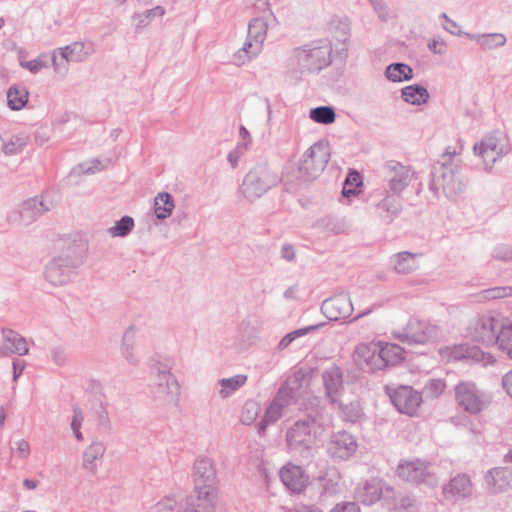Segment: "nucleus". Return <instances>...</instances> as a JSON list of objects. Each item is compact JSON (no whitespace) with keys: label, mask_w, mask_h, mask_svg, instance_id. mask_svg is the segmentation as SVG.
I'll return each instance as SVG.
<instances>
[{"label":"nucleus","mask_w":512,"mask_h":512,"mask_svg":"<svg viewBox=\"0 0 512 512\" xmlns=\"http://www.w3.org/2000/svg\"><path fill=\"white\" fill-rule=\"evenodd\" d=\"M454 391L458 407L469 414L481 413L490 402L489 398L472 382H461L456 385Z\"/></svg>","instance_id":"obj_1"},{"label":"nucleus","mask_w":512,"mask_h":512,"mask_svg":"<svg viewBox=\"0 0 512 512\" xmlns=\"http://www.w3.org/2000/svg\"><path fill=\"white\" fill-rule=\"evenodd\" d=\"M438 334L437 326L427 321L411 319L399 334V339L407 343L424 344L434 340Z\"/></svg>","instance_id":"obj_2"},{"label":"nucleus","mask_w":512,"mask_h":512,"mask_svg":"<svg viewBox=\"0 0 512 512\" xmlns=\"http://www.w3.org/2000/svg\"><path fill=\"white\" fill-rule=\"evenodd\" d=\"M398 476L413 484H433L435 474L430 471V466L420 460L402 462L397 469Z\"/></svg>","instance_id":"obj_3"},{"label":"nucleus","mask_w":512,"mask_h":512,"mask_svg":"<svg viewBox=\"0 0 512 512\" xmlns=\"http://www.w3.org/2000/svg\"><path fill=\"white\" fill-rule=\"evenodd\" d=\"M397 410L409 416H416L422 404L421 394L410 386H400L391 394Z\"/></svg>","instance_id":"obj_4"},{"label":"nucleus","mask_w":512,"mask_h":512,"mask_svg":"<svg viewBox=\"0 0 512 512\" xmlns=\"http://www.w3.org/2000/svg\"><path fill=\"white\" fill-rule=\"evenodd\" d=\"M329 158L330 153L326 146L314 144L304 154L300 170L309 176H317L324 171Z\"/></svg>","instance_id":"obj_5"},{"label":"nucleus","mask_w":512,"mask_h":512,"mask_svg":"<svg viewBox=\"0 0 512 512\" xmlns=\"http://www.w3.org/2000/svg\"><path fill=\"white\" fill-rule=\"evenodd\" d=\"M381 342H368L359 344L354 351V360L361 367L370 370H381L384 361L381 360Z\"/></svg>","instance_id":"obj_6"},{"label":"nucleus","mask_w":512,"mask_h":512,"mask_svg":"<svg viewBox=\"0 0 512 512\" xmlns=\"http://www.w3.org/2000/svg\"><path fill=\"white\" fill-rule=\"evenodd\" d=\"M321 428L315 421L297 422L288 431L287 441L290 447H309L314 442Z\"/></svg>","instance_id":"obj_7"},{"label":"nucleus","mask_w":512,"mask_h":512,"mask_svg":"<svg viewBox=\"0 0 512 512\" xmlns=\"http://www.w3.org/2000/svg\"><path fill=\"white\" fill-rule=\"evenodd\" d=\"M503 323L501 320L486 316L476 320L470 326V335L476 341L484 343H493L496 340V332L501 330Z\"/></svg>","instance_id":"obj_8"},{"label":"nucleus","mask_w":512,"mask_h":512,"mask_svg":"<svg viewBox=\"0 0 512 512\" xmlns=\"http://www.w3.org/2000/svg\"><path fill=\"white\" fill-rule=\"evenodd\" d=\"M280 478L283 484L293 493L300 494L309 484V478L304 470L297 465L288 463L280 470Z\"/></svg>","instance_id":"obj_9"},{"label":"nucleus","mask_w":512,"mask_h":512,"mask_svg":"<svg viewBox=\"0 0 512 512\" xmlns=\"http://www.w3.org/2000/svg\"><path fill=\"white\" fill-rule=\"evenodd\" d=\"M321 310L328 319L341 320L352 315L353 306L346 295L340 294L325 300Z\"/></svg>","instance_id":"obj_10"},{"label":"nucleus","mask_w":512,"mask_h":512,"mask_svg":"<svg viewBox=\"0 0 512 512\" xmlns=\"http://www.w3.org/2000/svg\"><path fill=\"white\" fill-rule=\"evenodd\" d=\"M357 448L358 445L352 435L340 432L330 442L328 452L335 459L345 460L351 457Z\"/></svg>","instance_id":"obj_11"},{"label":"nucleus","mask_w":512,"mask_h":512,"mask_svg":"<svg viewBox=\"0 0 512 512\" xmlns=\"http://www.w3.org/2000/svg\"><path fill=\"white\" fill-rule=\"evenodd\" d=\"M268 25L263 19H254L249 24L248 38L244 45V51L248 55H254L260 50L267 35Z\"/></svg>","instance_id":"obj_12"},{"label":"nucleus","mask_w":512,"mask_h":512,"mask_svg":"<svg viewBox=\"0 0 512 512\" xmlns=\"http://www.w3.org/2000/svg\"><path fill=\"white\" fill-rule=\"evenodd\" d=\"M439 355L446 362L457 361L461 359H474L476 361H484L485 355L476 347H467L466 345L446 346L439 350Z\"/></svg>","instance_id":"obj_13"},{"label":"nucleus","mask_w":512,"mask_h":512,"mask_svg":"<svg viewBox=\"0 0 512 512\" xmlns=\"http://www.w3.org/2000/svg\"><path fill=\"white\" fill-rule=\"evenodd\" d=\"M485 480L491 492H504L512 487V471L505 468H494L488 472Z\"/></svg>","instance_id":"obj_14"},{"label":"nucleus","mask_w":512,"mask_h":512,"mask_svg":"<svg viewBox=\"0 0 512 512\" xmlns=\"http://www.w3.org/2000/svg\"><path fill=\"white\" fill-rule=\"evenodd\" d=\"M471 481L466 475H458L453 478L443 489L447 499L465 497L471 492Z\"/></svg>","instance_id":"obj_15"},{"label":"nucleus","mask_w":512,"mask_h":512,"mask_svg":"<svg viewBox=\"0 0 512 512\" xmlns=\"http://www.w3.org/2000/svg\"><path fill=\"white\" fill-rule=\"evenodd\" d=\"M324 381L327 396L333 402L338 401L343 390V379L341 371L338 368H332L328 370L324 376Z\"/></svg>","instance_id":"obj_16"},{"label":"nucleus","mask_w":512,"mask_h":512,"mask_svg":"<svg viewBox=\"0 0 512 512\" xmlns=\"http://www.w3.org/2000/svg\"><path fill=\"white\" fill-rule=\"evenodd\" d=\"M4 351L7 353H17L25 355L28 353L26 340L18 333L12 330H3Z\"/></svg>","instance_id":"obj_17"},{"label":"nucleus","mask_w":512,"mask_h":512,"mask_svg":"<svg viewBox=\"0 0 512 512\" xmlns=\"http://www.w3.org/2000/svg\"><path fill=\"white\" fill-rule=\"evenodd\" d=\"M394 269L398 273H409L419 267L417 255L410 252H401L392 258Z\"/></svg>","instance_id":"obj_18"},{"label":"nucleus","mask_w":512,"mask_h":512,"mask_svg":"<svg viewBox=\"0 0 512 512\" xmlns=\"http://www.w3.org/2000/svg\"><path fill=\"white\" fill-rule=\"evenodd\" d=\"M402 98L409 104L421 105L426 103L429 98V93L422 86L409 85L402 89Z\"/></svg>","instance_id":"obj_19"},{"label":"nucleus","mask_w":512,"mask_h":512,"mask_svg":"<svg viewBox=\"0 0 512 512\" xmlns=\"http://www.w3.org/2000/svg\"><path fill=\"white\" fill-rule=\"evenodd\" d=\"M380 355L381 360L384 361V367H386L402 360L404 358V350L396 344L381 342Z\"/></svg>","instance_id":"obj_20"},{"label":"nucleus","mask_w":512,"mask_h":512,"mask_svg":"<svg viewBox=\"0 0 512 512\" xmlns=\"http://www.w3.org/2000/svg\"><path fill=\"white\" fill-rule=\"evenodd\" d=\"M174 202L170 194L159 193L154 200V210L157 218L165 219L171 215Z\"/></svg>","instance_id":"obj_21"},{"label":"nucleus","mask_w":512,"mask_h":512,"mask_svg":"<svg viewBox=\"0 0 512 512\" xmlns=\"http://www.w3.org/2000/svg\"><path fill=\"white\" fill-rule=\"evenodd\" d=\"M214 493L211 485L204 487L203 491H199L196 502L192 505L196 508L195 512H212Z\"/></svg>","instance_id":"obj_22"},{"label":"nucleus","mask_w":512,"mask_h":512,"mask_svg":"<svg viewBox=\"0 0 512 512\" xmlns=\"http://www.w3.org/2000/svg\"><path fill=\"white\" fill-rule=\"evenodd\" d=\"M386 77L393 82H401L412 78V69L402 63L391 64L386 69Z\"/></svg>","instance_id":"obj_23"},{"label":"nucleus","mask_w":512,"mask_h":512,"mask_svg":"<svg viewBox=\"0 0 512 512\" xmlns=\"http://www.w3.org/2000/svg\"><path fill=\"white\" fill-rule=\"evenodd\" d=\"M474 150L476 154L482 157L486 165L493 164L499 154L496 145L491 140L475 145Z\"/></svg>","instance_id":"obj_24"},{"label":"nucleus","mask_w":512,"mask_h":512,"mask_svg":"<svg viewBox=\"0 0 512 512\" xmlns=\"http://www.w3.org/2000/svg\"><path fill=\"white\" fill-rule=\"evenodd\" d=\"M8 105L13 110L22 109L28 101V92L24 89L10 88L7 93Z\"/></svg>","instance_id":"obj_25"},{"label":"nucleus","mask_w":512,"mask_h":512,"mask_svg":"<svg viewBox=\"0 0 512 512\" xmlns=\"http://www.w3.org/2000/svg\"><path fill=\"white\" fill-rule=\"evenodd\" d=\"M84 48L83 43L75 42L63 48L60 54L66 61H81L88 54V52L84 51Z\"/></svg>","instance_id":"obj_26"},{"label":"nucleus","mask_w":512,"mask_h":512,"mask_svg":"<svg viewBox=\"0 0 512 512\" xmlns=\"http://www.w3.org/2000/svg\"><path fill=\"white\" fill-rule=\"evenodd\" d=\"M496 342L499 348L512 358V324H503L502 329L496 337Z\"/></svg>","instance_id":"obj_27"},{"label":"nucleus","mask_w":512,"mask_h":512,"mask_svg":"<svg viewBox=\"0 0 512 512\" xmlns=\"http://www.w3.org/2000/svg\"><path fill=\"white\" fill-rule=\"evenodd\" d=\"M310 118L316 123L331 124L335 121V112L331 107L321 106L311 110Z\"/></svg>","instance_id":"obj_28"},{"label":"nucleus","mask_w":512,"mask_h":512,"mask_svg":"<svg viewBox=\"0 0 512 512\" xmlns=\"http://www.w3.org/2000/svg\"><path fill=\"white\" fill-rule=\"evenodd\" d=\"M342 417L347 421H356L362 416V409L358 401L340 404Z\"/></svg>","instance_id":"obj_29"},{"label":"nucleus","mask_w":512,"mask_h":512,"mask_svg":"<svg viewBox=\"0 0 512 512\" xmlns=\"http://www.w3.org/2000/svg\"><path fill=\"white\" fill-rule=\"evenodd\" d=\"M362 180L358 172L349 173L343 187V195L349 197L355 195L358 192V188L361 186Z\"/></svg>","instance_id":"obj_30"},{"label":"nucleus","mask_w":512,"mask_h":512,"mask_svg":"<svg viewBox=\"0 0 512 512\" xmlns=\"http://www.w3.org/2000/svg\"><path fill=\"white\" fill-rule=\"evenodd\" d=\"M133 226V219L129 216H125L118 221L115 226L109 228V233L114 237L125 236L131 231Z\"/></svg>","instance_id":"obj_31"},{"label":"nucleus","mask_w":512,"mask_h":512,"mask_svg":"<svg viewBox=\"0 0 512 512\" xmlns=\"http://www.w3.org/2000/svg\"><path fill=\"white\" fill-rule=\"evenodd\" d=\"M247 377L245 375H236L235 377L229 378V379H223L221 381L222 390L221 393L224 396H227L230 392L236 390L237 388L244 385L246 382Z\"/></svg>","instance_id":"obj_32"},{"label":"nucleus","mask_w":512,"mask_h":512,"mask_svg":"<svg viewBox=\"0 0 512 512\" xmlns=\"http://www.w3.org/2000/svg\"><path fill=\"white\" fill-rule=\"evenodd\" d=\"M26 142L23 138L14 136L8 139L3 146V151L6 155H14L22 151Z\"/></svg>","instance_id":"obj_33"},{"label":"nucleus","mask_w":512,"mask_h":512,"mask_svg":"<svg viewBox=\"0 0 512 512\" xmlns=\"http://www.w3.org/2000/svg\"><path fill=\"white\" fill-rule=\"evenodd\" d=\"M446 389V383L440 379H434L429 381L425 386V393L428 397L437 398L444 393Z\"/></svg>","instance_id":"obj_34"},{"label":"nucleus","mask_w":512,"mask_h":512,"mask_svg":"<svg viewBox=\"0 0 512 512\" xmlns=\"http://www.w3.org/2000/svg\"><path fill=\"white\" fill-rule=\"evenodd\" d=\"M411 171L405 167H400L399 178L395 177L391 181V188L394 191H401L411 178Z\"/></svg>","instance_id":"obj_35"},{"label":"nucleus","mask_w":512,"mask_h":512,"mask_svg":"<svg viewBox=\"0 0 512 512\" xmlns=\"http://www.w3.org/2000/svg\"><path fill=\"white\" fill-rule=\"evenodd\" d=\"M506 42V38L502 34H491L481 38V45L484 48L491 49L493 47L502 46Z\"/></svg>","instance_id":"obj_36"},{"label":"nucleus","mask_w":512,"mask_h":512,"mask_svg":"<svg viewBox=\"0 0 512 512\" xmlns=\"http://www.w3.org/2000/svg\"><path fill=\"white\" fill-rule=\"evenodd\" d=\"M280 410L281 409L278 404H272L266 411V414L260 426V430L264 431L269 423L276 421L280 417Z\"/></svg>","instance_id":"obj_37"},{"label":"nucleus","mask_w":512,"mask_h":512,"mask_svg":"<svg viewBox=\"0 0 512 512\" xmlns=\"http://www.w3.org/2000/svg\"><path fill=\"white\" fill-rule=\"evenodd\" d=\"M103 447L100 444L91 445L84 453V461L91 464L94 460L103 455Z\"/></svg>","instance_id":"obj_38"},{"label":"nucleus","mask_w":512,"mask_h":512,"mask_svg":"<svg viewBox=\"0 0 512 512\" xmlns=\"http://www.w3.org/2000/svg\"><path fill=\"white\" fill-rule=\"evenodd\" d=\"M82 422H83V416H82L81 412L75 411L71 426H72V429H73L75 436L77 437L78 440H82V434L80 432V427H81Z\"/></svg>","instance_id":"obj_39"},{"label":"nucleus","mask_w":512,"mask_h":512,"mask_svg":"<svg viewBox=\"0 0 512 512\" xmlns=\"http://www.w3.org/2000/svg\"><path fill=\"white\" fill-rule=\"evenodd\" d=\"M331 512H360L359 507L355 503H341L336 505Z\"/></svg>","instance_id":"obj_40"},{"label":"nucleus","mask_w":512,"mask_h":512,"mask_svg":"<svg viewBox=\"0 0 512 512\" xmlns=\"http://www.w3.org/2000/svg\"><path fill=\"white\" fill-rule=\"evenodd\" d=\"M15 452L20 457H23V458L27 457L30 454V445H29V443L27 441H25V440L17 441L16 442Z\"/></svg>","instance_id":"obj_41"},{"label":"nucleus","mask_w":512,"mask_h":512,"mask_svg":"<svg viewBox=\"0 0 512 512\" xmlns=\"http://www.w3.org/2000/svg\"><path fill=\"white\" fill-rule=\"evenodd\" d=\"M307 330H298L285 336L279 343L281 348H286L297 336L305 334Z\"/></svg>","instance_id":"obj_42"},{"label":"nucleus","mask_w":512,"mask_h":512,"mask_svg":"<svg viewBox=\"0 0 512 512\" xmlns=\"http://www.w3.org/2000/svg\"><path fill=\"white\" fill-rule=\"evenodd\" d=\"M428 46L434 53H443L445 50V43L441 39L432 40Z\"/></svg>","instance_id":"obj_43"},{"label":"nucleus","mask_w":512,"mask_h":512,"mask_svg":"<svg viewBox=\"0 0 512 512\" xmlns=\"http://www.w3.org/2000/svg\"><path fill=\"white\" fill-rule=\"evenodd\" d=\"M503 387L507 394L512 397V370L503 378Z\"/></svg>","instance_id":"obj_44"},{"label":"nucleus","mask_w":512,"mask_h":512,"mask_svg":"<svg viewBox=\"0 0 512 512\" xmlns=\"http://www.w3.org/2000/svg\"><path fill=\"white\" fill-rule=\"evenodd\" d=\"M22 66L26 69L30 70L31 72L35 73L39 71L42 68V64L40 60H31L25 63H22Z\"/></svg>","instance_id":"obj_45"},{"label":"nucleus","mask_w":512,"mask_h":512,"mask_svg":"<svg viewBox=\"0 0 512 512\" xmlns=\"http://www.w3.org/2000/svg\"><path fill=\"white\" fill-rule=\"evenodd\" d=\"M13 368H14V379H17L18 376L23 372L24 370V363L20 361H14L13 362Z\"/></svg>","instance_id":"obj_46"},{"label":"nucleus","mask_w":512,"mask_h":512,"mask_svg":"<svg viewBox=\"0 0 512 512\" xmlns=\"http://www.w3.org/2000/svg\"><path fill=\"white\" fill-rule=\"evenodd\" d=\"M489 296L493 297V298H500V297H504V296H507L508 294L506 293V289L504 288H497V289H493L491 291H489Z\"/></svg>","instance_id":"obj_47"},{"label":"nucleus","mask_w":512,"mask_h":512,"mask_svg":"<svg viewBox=\"0 0 512 512\" xmlns=\"http://www.w3.org/2000/svg\"><path fill=\"white\" fill-rule=\"evenodd\" d=\"M239 133H240V136L242 137V139L244 141H246L247 143H250L251 142V136H250V133L249 131L244 127V126H241L240 129H239Z\"/></svg>","instance_id":"obj_48"},{"label":"nucleus","mask_w":512,"mask_h":512,"mask_svg":"<svg viewBox=\"0 0 512 512\" xmlns=\"http://www.w3.org/2000/svg\"><path fill=\"white\" fill-rule=\"evenodd\" d=\"M282 252H283V256L288 260H290L294 257V251H293L292 247H290V246H285L283 248Z\"/></svg>","instance_id":"obj_49"},{"label":"nucleus","mask_w":512,"mask_h":512,"mask_svg":"<svg viewBox=\"0 0 512 512\" xmlns=\"http://www.w3.org/2000/svg\"><path fill=\"white\" fill-rule=\"evenodd\" d=\"M164 13H165L164 9L160 6H157L148 12V16H150V15L162 16V15H164Z\"/></svg>","instance_id":"obj_50"},{"label":"nucleus","mask_w":512,"mask_h":512,"mask_svg":"<svg viewBox=\"0 0 512 512\" xmlns=\"http://www.w3.org/2000/svg\"><path fill=\"white\" fill-rule=\"evenodd\" d=\"M297 512H321V510L316 507L302 506L297 510Z\"/></svg>","instance_id":"obj_51"},{"label":"nucleus","mask_w":512,"mask_h":512,"mask_svg":"<svg viewBox=\"0 0 512 512\" xmlns=\"http://www.w3.org/2000/svg\"><path fill=\"white\" fill-rule=\"evenodd\" d=\"M24 485L28 488V489H34L37 487V482L34 481V480H29V479H26L24 481Z\"/></svg>","instance_id":"obj_52"},{"label":"nucleus","mask_w":512,"mask_h":512,"mask_svg":"<svg viewBox=\"0 0 512 512\" xmlns=\"http://www.w3.org/2000/svg\"><path fill=\"white\" fill-rule=\"evenodd\" d=\"M253 179H254V176L253 175H248L244 181V186H245V189H249V186L252 184L253 182Z\"/></svg>","instance_id":"obj_53"},{"label":"nucleus","mask_w":512,"mask_h":512,"mask_svg":"<svg viewBox=\"0 0 512 512\" xmlns=\"http://www.w3.org/2000/svg\"><path fill=\"white\" fill-rule=\"evenodd\" d=\"M365 490H366L367 492H369V493H370V492H371V493H373V494H376V493H377V487H375V486H373V485H368V486H366Z\"/></svg>","instance_id":"obj_54"},{"label":"nucleus","mask_w":512,"mask_h":512,"mask_svg":"<svg viewBox=\"0 0 512 512\" xmlns=\"http://www.w3.org/2000/svg\"><path fill=\"white\" fill-rule=\"evenodd\" d=\"M6 354V351H4V344L0 345V355Z\"/></svg>","instance_id":"obj_55"},{"label":"nucleus","mask_w":512,"mask_h":512,"mask_svg":"<svg viewBox=\"0 0 512 512\" xmlns=\"http://www.w3.org/2000/svg\"><path fill=\"white\" fill-rule=\"evenodd\" d=\"M375 6L380 4V0H370Z\"/></svg>","instance_id":"obj_56"},{"label":"nucleus","mask_w":512,"mask_h":512,"mask_svg":"<svg viewBox=\"0 0 512 512\" xmlns=\"http://www.w3.org/2000/svg\"><path fill=\"white\" fill-rule=\"evenodd\" d=\"M363 501H364L365 503L370 504V503H372V502H373V499H366V498H364V499H363Z\"/></svg>","instance_id":"obj_57"},{"label":"nucleus","mask_w":512,"mask_h":512,"mask_svg":"<svg viewBox=\"0 0 512 512\" xmlns=\"http://www.w3.org/2000/svg\"><path fill=\"white\" fill-rule=\"evenodd\" d=\"M3 25H4V20H3V18H0V28H2Z\"/></svg>","instance_id":"obj_58"},{"label":"nucleus","mask_w":512,"mask_h":512,"mask_svg":"<svg viewBox=\"0 0 512 512\" xmlns=\"http://www.w3.org/2000/svg\"><path fill=\"white\" fill-rule=\"evenodd\" d=\"M53 62H54V66L56 67L58 65L56 62V58H54Z\"/></svg>","instance_id":"obj_59"}]
</instances>
